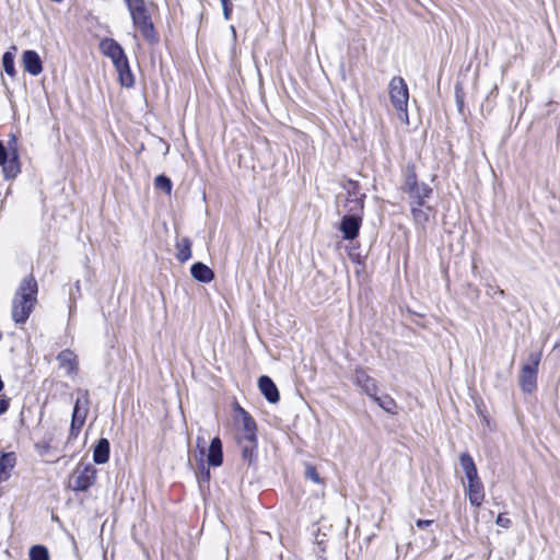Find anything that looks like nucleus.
<instances>
[{
	"mask_svg": "<svg viewBox=\"0 0 560 560\" xmlns=\"http://www.w3.org/2000/svg\"><path fill=\"white\" fill-rule=\"evenodd\" d=\"M2 66L8 75L13 77L15 74L14 56L12 52L7 51L3 54Z\"/></svg>",
	"mask_w": 560,
	"mask_h": 560,
	"instance_id": "bb28decb",
	"label": "nucleus"
},
{
	"mask_svg": "<svg viewBox=\"0 0 560 560\" xmlns=\"http://www.w3.org/2000/svg\"><path fill=\"white\" fill-rule=\"evenodd\" d=\"M418 184L419 183H417L416 176L413 174L407 176L406 183H405V188L408 191V194L412 190V186H417Z\"/></svg>",
	"mask_w": 560,
	"mask_h": 560,
	"instance_id": "c9c22d12",
	"label": "nucleus"
},
{
	"mask_svg": "<svg viewBox=\"0 0 560 560\" xmlns=\"http://www.w3.org/2000/svg\"><path fill=\"white\" fill-rule=\"evenodd\" d=\"M205 444H206L205 438L203 436H198L197 438V447L200 448L201 454L205 453Z\"/></svg>",
	"mask_w": 560,
	"mask_h": 560,
	"instance_id": "ea45409f",
	"label": "nucleus"
},
{
	"mask_svg": "<svg viewBox=\"0 0 560 560\" xmlns=\"http://www.w3.org/2000/svg\"><path fill=\"white\" fill-rule=\"evenodd\" d=\"M130 16L138 13H143L153 8V3H148L145 0H125Z\"/></svg>",
	"mask_w": 560,
	"mask_h": 560,
	"instance_id": "5701e85b",
	"label": "nucleus"
},
{
	"mask_svg": "<svg viewBox=\"0 0 560 560\" xmlns=\"http://www.w3.org/2000/svg\"><path fill=\"white\" fill-rule=\"evenodd\" d=\"M120 82L124 86H131L133 84V77L131 74L128 60H126V67L125 68H116Z\"/></svg>",
	"mask_w": 560,
	"mask_h": 560,
	"instance_id": "a878e982",
	"label": "nucleus"
},
{
	"mask_svg": "<svg viewBox=\"0 0 560 560\" xmlns=\"http://www.w3.org/2000/svg\"><path fill=\"white\" fill-rule=\"evenodd\" d=\"M459 463H460V466H462L464 472H467L470 469H474L476 467L472 457L467 453H464L460 455Z\"/></svg>",
	"mask_w": 560,
	"mask_h": 560,
	"instance_id": "c756f323",
	"label": "nucleus"
},
{
	"mask_svg": "<svg viewBox=\"0 0 560 560\" xmlns=\"http://www.w3.org/2000/svg\"><path fill=\"white\" fill-rule=\"evenodd\" d=\"M389 97L395 109L405 116L408 122L407 107L409 92L405 80L401 77H394L389 82Z\"/></svg>",
	"mask_w": 560,
	"mask_h": 560,
	"instance_id": "20e7f679",
	"label": "nucleus"
},
{
	"mask_svg": "<svg viewBox=\"0 0 560 560\" xmlns=\"http://www.w3.org/2000/svg\"><path fill=\"white\" fill-rule=\"evenodd\" d=\"M0 166L5 179H12L20 173L19 156L15 151L8 153L5 147L0 141Z\"/></svg>",
	"mask_w": 560,
	"mask_h": 560,
	"instance_id": "1a4fd4ad",
	"label": "nucleus"
},
{
	"mask_svg": "<svg viewBox=\"0 0 560 560\" xmlns=\"http://www.w3.org/2000/svg\"><path fill=\"white\" fill-rule=\"evenodd\" d=\"M497 524L503 528H508L511 525V521L503 514H499V516L497 518Z\"/></svg>",
	"mask_w": 560,
	"mask_h": 560,
	"instance_id": "e433bc0d",
	"label": "nucleus"
},
{
	"mask_svg": "<svg viewBox=\"0 0 560 560\" xmlns=\"http://www.w3.org/2000/svg\"><path fill=\"white\" fill-rule=\"evenodd\" d=\"M230 33H232L233 37L236 38V31L233 25L230 26Z\"/></svg>",
	"mask_w": 560,
	"mask_h": 560,
	"instance_id": "c03bdc74",
	"label": "nucleus"
},
{
	"mask_svg": "<svg viewBox=\"0 0 560 560\" xmlns=\"http://www.w3.org/2000/svg\"><path fill=\"white\" fill-rule=\"evenodd\" d=\"M465 476L467 478V482H474L476 480H479L477 468L470 469L469 471L465 472Z\"/></svg>",
	"mask_w": 560,
	"mask_h": 560,
	"instance_id": "4c0bfd02",
	"label": "nucleus"
},
{
	"mask_svg": "<svg viewBox=\"0 0 560 560\" xmlns=\"http://www.w3.org/2000/svg\"><path fill=\"white\" fill-rule=\"evenodd\" d=\"M57 360L60 368L66 369L68 374L74 373L77 371V355L71 350L61 351L58 354Z\"/></svg>",
	"mask_w": 560,
	"mask_h": 560,
	"instance_id": "6ab92c4d",
	"label": "nucleus"
},
{
	"mask_svg": "<svg viewBox=\"0 0 560 560\" xmlns=\"http://www.w3.org/2000/svg\"><path fill=\"white\" fill-rule=\"evenodd\" d=\"M317 544L318 546H320L323 544V538H319V540H317Z\"/></svg>",
	"mask_w": 560,
	"mask_h": 560,
	"instance_id": "49530a36",
	"label": "nucleus"
},
{
	"mask_svg": "<svg viewBox=\"0 0 560 560\" xmlns=\"http://www.w3.org/2000/svg\"><path fill=\"white\" fill-rule=\"evenodd\" d=\"M109 458V442L107 439H100L93 451L94 463L101 465L108 462Z\"/></svg>",
	"mask_w": 560,
	"mask_h": 560,
	"instance_id": "a211bd4d",
	"label": "nucleus"
},
{
	"mask_svg": "<svg viewBox=\"0 0 560 560\" xmlns=\"http://www.w3.org/2000/svg\"><path fill=\"white\" fill-rule=\"evenodd\" d=\"M305 478L315 482V483H318V485H322L323 481H322V478L319 477V474L317 472V470L315 469L314 466L312 465H307L306 468H305Z\"/></svg>",
	"mask_w": 560,
	"mask_h": 560,
	"instance_id": "2f4dec72",
	"label": "nucleus"
},
{
	"mask_svg": "<svg viewBox=\"0 0 560 560\" xmlns=\"http://www.w3.org/2000/svg\"><path fill=\"white\" fill-rule=\"evenodd\" d=\"M540 358L541 354L539 352H532L528 354L527 362L522 365L518 382L524 393L530 394L536 389Z\"/></svg>",
	"mask_w": 560,
	"mask_h": 560,
	"instance_id": "7ed1b4c3",
	"label": "nucleus"
},
{
	"mask_svg": "<svg viewBox=\"0 0 560 560\" xmlns=\"http://www.w3.org/2000/svg\"><path fill=\"white\" fill-rule=\"evenodd\" d=\"M355 198H348L346 207L355 208V202L353 201Z\"/></svg>",
	"mask_w": 560,
	"mask_h": 560,
	"instance_id": "37998d69",
	"label": "nucleus"
},
{
	"mask_svg": "<svg viewBox=\"0 0 560 560\" xmlns=\"http://www.w3.org/2000/svg\"><path fill=\"white\" fill-rule=\"evenodd\" d=\"M176 258L180 262H185L191 258V241L188 237L177 240L175 244Z\"/></svg>",
	"mask_w": 560,
	"mask_h": 560,
	"instance_id": "412c9836",
	"label": "nucleus"
},
{
	"mask_svg": "<svg viewBox=\"0 0 560 560\" xmlns=\"http://www.w3.org/2000/svg\"><path fill=\"white\" fill-rule=\"evenodd\" d=\"M411 211H412L413 219H415L418 223H422V222L427 221L428 215H427V213L421 209V207H419V206H417V207H412Z\"/></svg>",
	"mask_w": 560,
	"mask_h": 560,
	"instance_id": "473e14b6",
	"label": "nucleus"
},
{
	"mask_svg": "<svg viewBox=\"0 0 560 560\" xmlns=\"http://www.w3.org/2000/svg\"><path fill=\"white\" fill-rule=\"evenodd\" d=\"M208 464L213 467H219L223 462V453H222V442L215 436L212 439L208 455H207Z\"/></svg>",
	"mask_w": 560,
	"mask_h": 560,
	"instance_id": "4468645a",
	"label": "nucleus"
},
{
	"mask_svg": "<svg viewBox=\"0 0 560 560\" xmlns=\"http://www.w3.org/2000/svg\"><path fill=\"white\" fill-rule=\"evenodd\" d=\"M30 560H49V552L45 546L35 545L30 549Z\"/></svg>",
	"mask_w": 560,
	"mask_h": 560,
	"instance_id": "393cba45",
	"label": "nucleus"
},
{
	"mask_svg": "<svg viewBox=\"0 0 560 560\" xmlns=\"http://www.w3.org/2000/svg\"><path fill=\"white\" fill-rule=\"evenodd\" d=\"M455 97L458 110L462 113L464 108V94L462 89H459L458 86H456Z\"/></svg>",
	"mask_w": 560,
	"mask_h": 560,
	"instance_id": "f704fd0d",
	"label": "nucleus"
},
{
	"mask_svg": "<svg viewBox=\"0 0 560 560\" xmlns=\"http://www.w3.org/2000/svg\"><path fill=\"white\" fill-rule=\"evenodd\" d=\"M317 544L318 546H320L323 544V538H319V540H317Z\"/></svg>",
	"mask_w": 560,
	"mask_h": 560,
	"instance_id": "a18cd8bd",
	"label": "nucleus"
},
{
	"mask_svg": "<svg viewBox=\"0 0 560 560\" xmlns=\"http://www.w3.org/2000/svg\"><path fill=\"white\" fill-rule=\"evenodd\" d=\"M100 48L102 52L110 58L115 68H125L127 57L122 47L113 38H104L101 40Z\"/></svg>",
	"mask_w": 560,
	"mask_h": 560,
	"instance_id": "6e6552de",
	"label": "nucleus"
},
{
	"mask_svg": "<svg viewBox=\"0 0 560 560\" xmlns=\"http://www.w3.org/2000/svg\"><path fill=\"white\" fill-rule=\"evenodd\" d=\"M192 278L202 283H209L214 279V272L203 262H195L190 268Z\"/></svg>",
	"mask_w": 560,
	"mask_h": 560,
	"instance_id": "2eb2a0df",
	"label": "nucleus"
},
{
	"mask_svg": "<svg viewBox=\"0 0 560 560\" xmlns=\"http://www.w3.org/2000/svg\"><path fill=\"white\" fill-rule=\"evenodd\" d=\"M155 187L170 194L172 190V182L168 177L164 175H159L154 180Z\"/></svg>",
	"mask_w": 560,
	"mask_h": 560,
	"instance_id": "c85d7f7f",
	"label": "nucleus"
},
{
	"mask_svg": "<svg viewBox=\"0 0 560 560\" xmlns=\"http://www.w3.org/2000/svg\"><path fill=\"white\" fill-rule=\"evenodd\" d=\"M354 383L363 389V392L370 397H374L377 392L375 381L366 374L362 369H357L353 376Z\"/></svg>",
	"mask_w": 560,
	"mask_h": 560,
	"instance_id": "9b49d317",
	"label": "nucleus"
},
{
	"mask_svg": "<svg viewBox=\"0 0 560 560\" xmlns=\"http://www.w3.org/2000/svg\"><path fill=\"white\" fill-rule=\"evenodd\" d=\"M371 398L387 413H398V406L389 395L377 396L376 394H374V397Z\"/></svg>",
	"mask_w": 560,
	"mask_h": 560,
	"instance_id": "4be33fe9",
	"label": "nucleus"
},
{
	"mask_svg": "<svg viewBox=\"0 0 560 560\" xmlns=\"http://www.w3.org/2000/svg\"><path fill=\"white\" fill-rule=\"evenodd\" d=\"M243 413V428H244V434L241 436H256V423L254 419L243 409H241Z\"/></svg>",
	"mask_w": 560,
	"mask_h": 560,
	"instance_id": "b1692460",
	"label": "nucleus"
},
{
	"mask_svg": "<svg viewBox=\"0 0 560 560\" xmlns=\"http://www.w3.org/2000/svg\"><path fill=\"white\" fill-rule=\"evenodd\" d=\"M24 70L32 75H38L43 71L42 59L34 50H25L22 56Z\"/></svg>",
	"mask_w": 560,
	"mask_h": 560,
	"instance_id": "9d476101",
	"label": "nucleus"
},
{
	"mask_svg": "<svg viewBox=\"0 0 560 560\" xmlns=\"http://www.w3.org/2000/svg\"><path fill=\"white\" fill-rule=\"evenodd\" d=\"M38 455L47 460L51 457L52 447L48 441H40L35 444Z\"/></svg>",
	"mask_w": 560,
	"mask_h": 560,
	"instance_id": "cd10ccee",
	"label": "nucleus"
},
{
	"mask_svg": "<svg viewBox=\"0 0 560 560\" xmlns=\"http://www.w3.org/2000/svg\"><path fill=\"white\" fill-rule=\"evenodd\" d=\"M432 524H433L432 520H418L416 522L417 527L420 528V529H424V528L429 527Z\"/></svg>",
	"mask_w": 560,
	"mask_h": 560,
	"instance_id": "58836bf2",
	"label": "nucleus"
},
{
	"mask_svg": "<svg viewBox=\"0 0 560 560\" xmlns=\"http://www.w3.org/2000/svg\"><path fill=\"white\" fill-rule=\"evenodd\" d=\"M432 189L427 184H418L417 186H412V190L409 192L411 199H413V203L419 207H423L425 205V199L430 197Z\"/></svg>",
	"mask_w": 560,
	"mask_h": 560,
	"instance_id": "f3484780",
	"label": "nucleus"
},
{
	"mask_svg": "<svg viewBox=\"0 0 560 560\" xmlns=\"http://www.w3.org/2000/svg\"><path fill=\"white\" fill-rule=\"evenodd\" d=\"M466 493L471 505L480 506L485 499V490L481 480L467 482Z\"/></svg>",
	"mask_w": 560,
	"mask_h": 560,
	"instance_id": "ddd939ff",
	"label": "nucleus"
},
{
	"mask_svg": "<svg viewBox=\"0 0 560 560\" xmlns=\"http://www.w3.org/2000/svg\"><path fill=\"white\" fill-rule=\"evenodd\" d=\"M345 188L347 189V192L349 195V198H358L361 197L362 200L364 199L365 195L359 192V185L357 182L350 180Z\"/></svg>",
	"mask_w": 560,
	"mask_h": 560,
	"instance_id": "7c9ffc66",
	"label": "nucleus"
},
{
	"mask_svg": "<svg viewBox=\"0 0 560 560\" xmlns=\"http://www.w3.org/2000/svg\"><path fill=\"white\" fill-rule=\"evenodd\" d=\"M238 445L242 451V457L252 463L257 447L256 436H238Z\"/></svg>",
	"mask_w": 560,
	"mask_h": 560,
	"instance_id": "dca6fc26",
	"label": "nucleus"
},
{
	"mask_svg": "<svg viewBox=\"0 0 560 560\" xmlns=\"http://www.w3.org/2000/svg\"><path fill=\"white\" fill-rule=\"evenodd\" d=\"M258 387L269 402L276 404L279 401L280 396L278 388L269 376H260L258 380Z\"/></svg>",
	"mask_w": 560,
	"mask_h": 560,
	"instance_id": "f8f14e48",
	"label": "nucleus"
},
{
	"mask_svg": "<svg viewBox=\"0 0 560 560\" xmlns=\"http://www.w3.org/2000/svg\"><path fill=\"white\" fill-rule=\"evenodd\" d=\"M491 298H494L495 294L502 296L504 294V291L501 289H494L493 292L488 291L487 292Z\"/></svg>",
	"mask_w": 560,
	"mask_h": 560,
	"instance_id": "79ce46f5",
	"label": "nucleus"
},
{
	"mask_svg": "<svg viewBox=\"0 0 560 560\" xmlns=\"http://www.w3.org/2000/svg\"><path fill=\"white\" fill-rule=\"evenodd\" d=\"M89 392L88 390H79V396L75 400L73 412H72V420H71V428L70 432L71 434L75 435L81 427L84 424L86 415L89 411Z\"/></svg>",
	"mask_w": 560,
	"mask_h": 560,
	"instance_id": "0eeeda50",
	"label": "nucleus"
},
{
	"mask_svg": "<svg viewBox=\"0 0 560 560\" xmlns=\"http://www.w3.org/2000/svg\"><path fill=\"white\" fill-rule=\"evenodd\" d=\"M9 408V400L0 399V415L4 413Z\"/></svg>",
	"mask_w": 560,
	"mask_h": 560,
	"instance_id": "a19ab883",
	"label": "nucleus"
},
{
	"mask_svg": "<svg viewBox=\"0 0 560 560\" xmlns=\"http://www.w3.org/2000/svg\"><path fill=\"white\" fill-rule=\"evenodd\" d=\"M353 201L355 202V208H349L348 214L343 215L340 222V231L347 241H352L359 235L362 222V198L358 197Z\"/></svg>",
	"mask_w": 560,
	"mask_h": 560,
	"instance_id": "f03ea898",
	"label": "nucleus"
},
{
	"mask_svg": "<svg viewBox=\"0 0 560 560\" xmlns=\"http://www.w3.org/2000/svg\"><path fill=\"white\" fill-rule=\"evenodd\" d=\"M223 9V16L225 20L231 19L232 14V7L230 4V0H220Z\"/></svg>",
	"mask_w": 560,
	"mask_h": 560,
	"instance_id": "72a5a7b5",
	"label": "nucleus"
},
{
	"mask_svg": "<svg viewBox=\"0 0 560 560\" xmlns=\"http://www.w3.org/2000/svg\"><path fill=\"white\" fill-rule=\"evenodd\" d=\"M96 469L92 464L80 463L72 472L69 487L73 491H86L95 481Z\"/></svg>",
	"mask_w": 560,
	"mask_h": 560,
	"instance_id": "39448f33",
	"label": "nucleus"
},
{
	"mask_svg": "<svg viewBox=\"0 0 560 560\" xmlns=\"http://www.w3.org/2000/svg\"><path fill=\"white\" fill-rule=\"evenodd\" d=\"M15 465L14 453H2L0 456V483L9 479L10 471Z\"/></svg>",
	"mask_w": 560,
	"mask_h": 560,
	"instance_id": "aec40b11",
	"label": "nucleus"
},
{
	"mask_svg": "<svg viewBox=\"0 0 560 560\" xmlns=\"http://www.w3.org/2000/svg\"><path fill=\"white\" fill-rule=\"evenodd\" d=\"M38 285L35 278L24 277L13 296L11 316L15 324H24L37 303Z\"/></svg>",
	"mask_w": 560,
	"mask_h": 560,
	"instance_id": "f257e3e1",
	"label": "nucleus"
},
{
	"mask_svg": "<svg viewBox=\"0 0 560 560\" xmlns=\"http://www.w3.org/2000/svg\"><path fill=\"white\" fill-rule=\"evenodd\" d=\"M130 18L135 28L150 45H154L159 42V36L151 16V10L138 13Z\"/></svg>",
	"mask_w": 560,
	"mask_h": 560,
	"instance_id": "423d86ee",
	"label": "nucleus"
}]
</instances>
